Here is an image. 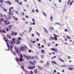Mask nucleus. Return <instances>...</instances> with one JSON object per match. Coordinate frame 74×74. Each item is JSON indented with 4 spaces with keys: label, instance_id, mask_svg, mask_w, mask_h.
I'll use <instances>...</instances> for the list:
<instances>
[{
    "label": "nucleus",
    "instance_id": "nucleus-36",
    "mask_svg": "<svg viewBox=\"0 0 74 74\" xmlns=\"http://www.w3.org/2000/svg\"><path fill=\"white\" fill-rule=\"evenodd\" d=\"M31 51V50H29L28 51V52H29V53H31V52H32V51Z\"/></svg>",
    "mask_w": 74,
    "mask_h": 74
},
{
    "label": "nucleus",
    "instance_id": "nucleus-61",
    "mask_svg": "<svg viewBox=\"0 0 74 74\" xmlns=\"http://www.w3.org/2000/svg\"><path fill=\"white\" fill-rule=\"evenodd\" d=\"M33 25H35V22H33Z\"/></svg>",
    "mask_w": 74,
    "mask_h": 74
},
{
    "label": "nucleus",
    "instance_id": "nucleus-11",
    "mask_svg": "<svg viewBox=\"0 0 74 74\" xmlns=\"http://www.w3.org/2000/svg\"><path fill=\"white\" fill-rule=\"evenodd\" d=\"M41 52L42 54H44L45 53V51L44 50H41Z\"/></svg>",
    "mask_w": 74,
    "mask_h": 74
},
{
    "label": "nucleus",
    "instance_id": "nucleus-8",
    "mask_svg": "<svg viewBox=\"0 0 74 74\" xmlns=\"http://www.w3.org/2000/svg\"><path fill=\"white\" fill-rule=\"evenodd\" d=\"M29 57L30 60H31V59H34V56H32L31 57V56H30Z\"/></svg>",
    "mask_w": 74,
    "mask_h": 74
},
{
    "label": "nucleus",
    "instance_id": "nucleus-54",
    "mask_svg": "<svg viewBox=\"0 0 74 74\" xmlns=\"http://www.w3.org/2000/svg\"><path fill=\"white\" fill-rule=\"evenodd\" d=\"M21 37H19V40H21Z\"/></svg>",
    "mask_w": 74,
    "mask_h": 74
},
{
    "label": "nucleus",
    "instance_id": "nucleus-13",
    "mask_svg": "<svg viewBox=\"0 0 74 74\" xmlns=\"http://www.w3.org/2000/svg\"><path fill=\"white\" fill-rule=\"evenodd\" d=\"M24 67H23V66H22V69H23V70L24 71H25V72H28V71H26L25 70V69H24Z\"/></svg>",
    "mask_w": 74,
    "mask_h": 74
},
{
    "label": "nucleus",
    "instance_id": "nucleus-57",
    "mask_svg": "<svg viewBox=\"0 0 74 74\" xmlns=\"http://www.w3.org/2000/svg\"><path fill=\"white\" fill-rule=\"evenodd\" d=\"M30 23H31V24L30 25H33V23L31 22Z\"/></svg>",
    "mask_w": 74,
    "mask_h": 74
},
{
    "label": "nucleus",
    "instance_id": "nucleus-64",
    "mask_svg": "<svg viewBox=\"0 0 74 74\" xmlns=\"http://www.w3.org/2000/svg\"><path fill=\"white\" fill-rule=\"evenodd\" d=\"M64 44H67V42H65L64 43Z\"/></svg>",
    "mask_w": 74,
    "mask_h": 74
},
{
    "label": "nucleus",
    "instance_id": "nucleus-55",
    "mask_svg": "<svg viewBox=\"0 0 74 74\" xmlns=\"http://www.w3.org/2000/svg\"><path fill=\"white\" fill-rule=\"evenodd\" d=\"M39 2H40V3H41V0H38Z\"/></svg>",
    "mask_w": 74,
    "mask_h": 74
},
{
    "label": "nucleus",
    "instance_id": "nucleus-31",
    "mask_svg": "<svg viewBox=\"0 0 74 74\" xmlns=\"http://www.w3.org/2000/svg\"><path fill=\"white\" fill-rule=\"evenodd\" d=\"M20 57H21L20 58H23V56H22V54H20Z\"/></svg>",
    "mask_w": 74,
    "mask_h": 74
},
{
    "label": "nucleus",
    "instance_id": "nucleus-42",
    "mask_svg": "<svg viewBox=\"0 0 74 74\" xmlns=\"http://www.w3.org/2000/svg\"><path fill=\"white\" fill-rule=\"evenodd\" d=\"M29 46H30V47H31V48H32V47H33L32 46V45L31 44H29Z\"/></svg>",
    "mask_w": 74,
    "mask_h": 74
},
{
    "label": "nucleus",
    "instance_id": "nucleus-41",
    "mask_svg": "<svg viewBox=\"0 0 74 74\" xmlns=\"http://www.w3.org/2000/svg\"><path fill=\"white\" fill-rule=\"evenodd\" d=\"M68 31V30L67 29H65L64 30L65 32H67Z\"/></svg>",
    "mask_w": 74,
    "mask_h": 74
},
{
    "label": "nucleus",
    "instance_id": "nucleus-21",
    "mask_svg": "<svg viewBox=\"0 0 74 74\" xmlns=\"http://www.w3.org/2000/svg\"><path fill=\"white\" fill-rule=\"evenodd\" d=\"M74 2V1H72L71 2V3H70V5H72V4H73V3Z\"/></svg>",
    "mask_w": 74,
    "mask_h": 74
},
{
    "label": "nucleus",
    "instance_id": "nucleus-35",
    "mask_svg": "<svg viewBox=\"0 0 74 74\" xmlns=\"http://www.w3.org/2000/svg\"><path fill=\"white\" fill-rule=\"evenodd\" d=\"M44 42L45 43L46 42V40L45 39H44L43 40Z\"/></svg>",
    "mask_w": 74,
    "mask_h": 74
},
{
    "label": "nucleus",
    "instance_id": "nucleus-50",
    "mask_svg": "<svg viewBox=\"0 0 74 74\" xmlns=\"http://www.w3.org/2000/svg\"><path fill=\"white\" fill-rule=\"evenodd\" d=\"M19 35L21 36H22V34L21 33H20Z\"/></svg>",
    "mask_w": 74,
    "mask_h": 74
},
{
    "label": "nucleus",
    "instance_id": "nucleus-47",
    "mask_svg": "<svg viewBox=\"0 0 74 74\" xmlns=\"http://www.w3.org/2000/svg\"><path fill=\"white\" fill-rule=\"evenodd\" d=\"M9 10H10V11H9V12H11V9L10 8H9Z\"/></svg>",
    "mask_w": 74,
    "mask_h": 74
},
{
    "label": "nucleus",
    "instance_id": "nucleus-15",
    "mask_svg": "<svg viewBox=\"0 0 74 74\" xmlns=\"http://www.w3.org/2000/svg\"><path fill=\"white\" fill-rule=\"evenodd\" d=\"M44 31H45V33H48V31L47 30V29H45V28L44 29Z\"/></svg>",
    "mask_w": 74,
    "mask_h": 74
},
{
    "label": "nucleus",
    "instance_id": "nucleus-16",
    "mask_svg": "<svg viewBox=\"0 0 74 74\" xmlns=\"http://www.w3.org/2000/svg\"><path fill=\"white\" fill-rule=\"evenodd\" d=\"M47 66L48 67V66H49V61H48L47 63Z\"/></svg>",
    "mask_w": 74,
    "mask_h": 74
},
{
    "label": "nucleus",
    "instance_id": "nucleus-28",
    "mask_svg": "<svg viewBox=\"0 0 74 74\" xmlns=\"http://www.w3.org/2000/svg\"><path fill=\"white\" fill-rule=\"evenodd\" d=\"M71 1V0H69L68 1V3H67L68 5H69V3Z\"/></svg>",
    "mask_w": 74,
    "mask_h": 74
},
{
    "label": "nucleus",
    "instance_id": "nucleus-51",
    "mask_svg": "<svg viewBox=\"0 0 74 74\" xmlns=\"http://www.w3.org/2000/svg\"><path fill=\"white\" fill-rule=\"evenodd\" d=\"M32 21L33 22H35V20H34V18H32Z\"/></svg>",
    "mask_w": 74,
    "mask_h": 74
},
{
    "label": "nucleus",
    "instance_id": "nucleus-56",
    "mask_svg": "<svg viewBox=\"0 0 74 74\" xmlns=\"http://www.w3.org/2000/svg\"><path fill=\"white\" fill-rule=\"evenodd\" d=\"M59 3H62V1H61L60 0H59Z\"/></svg>",
    "mask_w": 74,
    "mask_h": 74
},
{
    "label": "nucleus",
    "instance_id": "nucleus-22",
    "mask_svg": "<svg viewBox=\"0 0 74 74\" xmlns=\"http://www.w3.org/2000/svg\"><path fill=\"white\" fill-rule=\"evenodd\" d=\"M43 14L44 16H47V14H46L45 13V12H43Z\"/></svg>",
    "mask_w": 74,
    "mask_h": 74
},
{
    "label": "nucleus",
    "instance_id": "nucleus-2",
    "mask_svg": "<svg viewBox=\"0 0 74 74\" xmlns=\"http://www.w3.org/2000/svg\"><path fill=\"white\" fill-rule=\"evenodd\" d=\"M35 68H36L35 66H31L28 67V69H29V70H33V69H35Z\"/></svg>",
    "mask_w": 74,
    "mask_h": 74
},
{
    "label": "nucleus",
    "instance_id": "nucleus-33",
    "mask_svg": "<svg viewBox=\"0 0 74 74\" xmlns=\"http://www.w3.org/2000/svg\"><path fill=\"white\" fill-rule=\"evenodd\" d=\"M12 26V25H10L9 26H8V27L9 28H11V27Z\"/></svg>",
    "mask_w": 74,
    "mask_h": 74
},
{
    "label": "nucleus",
    "instance_id": "nucleus-29",
    "mask_svg": "<svg viewBox=\"0 0 74 74\" xmlns=\"http://www.w3.org/2000/svg\"><path fill=\"white\" fill-rule=\"evenodd\" d=\"M66 37L68 38V39H69L70 40V36H66Z\"/></svg>",
    "mask_w": 74,
    "mask_h": 74
},
{
    "label": "nucleus",
    "instance_id": "nucleus-18",
    "mask_svg": "<svg viewBox=\"0 0 74 74\" xmlns=\"http://www.w3.org/2000/svg\"><path fill=\"white\" fill-rule=\"evenodd\" d=\"M51 63H53V64H57V63H56V62L55 61H51Z\"/></svg>",
    "mask_w": 74,
    "mask_h": 74
},
{
    "label": "nucleus",
    "instance_id": "nucleus-52",
    "mask_svg": "<svg viewBox=\"0 0 74 74\" xmlns=\"http://www.w3.org/2000/svg\"><path fill=\"white\" fill-rule=\"evenodd\" d=\"M41 47L42 48H44V45H42L41 46Z\"/></svg>",
    "mask_w": 74,
    "mask_h": 74
},
{
    "label": "nucleus",
    "instance_id": "nucleus-48",
    "mask_svg": "<svg viewBox=\"0 0 74 74\" xmlns=\"http://www.w3.org/2000/svg\"><path fill=\"white\" fill-rule=\"evenodd\" d=\"M24 47L25 48V49H27V47H26V45H24Z\"/></svg>",
    "mask_w": 74,
    "mask_h": 74
},
{
    "label": "nucleus",
    "instance_id": "nucleus-23",
    "mask_svg": "<svg viewBox=\"0 0 74 74\" xmlns=\"http://www.w3.org/2000/svg\"><path fill=\"white\" fill-rule=\"evenodd\" d=\"M36 33L37 35V36H40V34H39V33L36 32Z\"/></svg>",
    "mask_w": 74,
    "mask_h": 74
},
{
    "label": "nucleus",
    "instance_id": "nucleus-30",
    "mask_svg": "<svg viewBox=\"0 0 74 74\" xmlns=\"http://www.w3.org/2000/svg\"><path fill=\"white\" fill-rule=\"evenodd\" d=\"M4 21V19L3 18H1L0 19V22H1L2 21Z\"/></svg>",
    "mask_w": 74,
    "mask_h": 74
},
{
    "label": "nucleus",
    "instance_id": "nucleus-46",
    "mask_svg": "<svg viewBox=\"0 0 74 74\" xmlns=\"http://www.w3.org/2000/svg\"><path fill=\"white\" fill-rule=\"evenodd\" d=\"M3 11L5 12L7 11V10H6L5 9H3Z\"/></svg>",
    "mask_w": 74,
    "mask_h": 74
},
{
    "label": "nucleus",
    "instance_id": "nucleus-14",
    "mask_svg": "<svg viewBox=\"0 0 74 74\" xmlns=\"http://www.w3.org/2000/svg\"><path fill=\"white\" fill-rule=\"evenodd\" d=\"M8 14L9 16H10V15H12V14L11 13V12H9Z\"/></svg>",
    "mask_w": 74,
    "mask_h": 74
},
{
    "label": "nucleus",
    "instance_id": "nucleus-5",
    "mask_svg": "<svg viewBox=\"0 0 74 74\" xmlns=\"http://www.w3.org/2000/svg\"><path fill=\"white\" fill-rule=\"evenodd\" d=\"M53 35H54V37L55 40H57L58 39L57 38H56V37H59V36H57V35H56L55 34H54Z\"/></svg>",
    "mask_w": 74,
    "mask_h": 74
},
{
    "label": "nucleus",
    "instance_id": "nucleus-38",
    "mask_svg": "<svg viewBox=\"0 0 74 74\" xmlns=\"http://www.w3.org/2000/svg\"><path fill=\"white\" fill-rule=\"evenodd\" d=\"M19 4H20V5H22V2H19Z\"/></svg>",
    "mask_w": 74,
    "mask_h": 74
},
{
    "label": "nucleus",
    "instance_id": "nucleus-26",
    "mask_svg": "<svg viewBox=\"0 0 74 74\" xmlns=\"http://www.w3.org/2000/svg\"><path fill=\"white\" fill-rule=\"evenodd\" d=\"M3 1L4 0H0V3H1L2 4L3 3Z\"/></svg>",
    "mask_w": 74,
    "mask_h": 74
},
{
    "label": "nucleus",
    "instance_id": "nucleus-3",
    "mask_svg": "<svg viewBox=\"0 0 74 74\" xmlns=\"http://www.w3.org/2000/svg\"><path fill=\"white\" fill-rule=\"evenodd\" d=\"M29 62L30 63V64H31L32 65H33L34 66V63L36 64V63H37V62H36V61H33V63L30 61H29Z\"/></svg>",
    "mask_w": 74,
    "mask_h": 74
},
{
    "label": "nucleus",
    "instance_id": "nucleus-10",
    "mask_svg": "<svg viewBox=\"0 0 74 74\" xmlns=\"http://www.w3.org/2000/svg\"><path fill=\"white\" fill-rule=\"evenodd\" d=\"M6 3H8V4L9 5H11V2L9 1H8L6 2Z\"/></svg>",
    "mask_w": 74,
    "mask_h": 74
},
{
    "label": "nucleus",
    "instance_id": "nucleus-58",
    "mask_svg": "<svg viewBox=\"0 0 74 74\" xmlns=\"http://www.w3.org/2000/svg\"><path fill=\"white\" fill-rule=\"evenodd\" d=\"M32 12L33 13H34V9H32Z\"/></svg>",
    "mask_w": 74,
    "mask_h": 74
},
{
    "label": "nucleus",
    "instance_id": "nucleus-45",
    "mask_svg": "<svg viewBox=\"0 0 74 74\" xmlns=\"http://www.w3.org/2000/svg\"><path fill=\"white\" fill-rule=\"evenodd\" d=\"M36 41H39V39L38 38H37L36 39Z\"/></svg>",
    "mask_w": 74,
    "mask_h": 74
},
{
    "label": "nucleus",
    "instance_id": "nucleus-1",
    "mask_svg": "<svg viewBox=\"0 0 74 74\" xmlns=\"http://www.w3.org/2000/svg\"><path fill=\"white\" fill-rule=\"evenodd\" d=\"M20 50H21V51H22L23 52V51H26V49H25V47H24L21 46V47H20Z\"/></svg>",
    "mask_w": 74,
    "mask_h": 74
},
{
    "label": "nucleus",
    "instance_id": "nucleus-19",
    "mask_svg": "<svg viewBox=\"0 0 74 74\" xmlns=\"http://www.w3.org/2000/svg\"><path fill=\"white\" fill-rule=\"evenodd\" d=\"M34 72V73H35V74L37 73V69L35 70Z\"/></svg>",
    "mask_w": 74,
    "mask_h": 74
},
{
    "label": "nucleus",
    "instance_id": "nucleus-12",
    "mask_svg": "<svg viewBox=\"0 0 74 74\" xmlns=\"http://www.w3.org/2000/svg\"><path fill=\"white\" fill-rule=\"evenodd\" d=\"M59 60L61 61V62H64V61L62 59H60V57L59 58Z\"/></svg>",
    "mask_w": 74,
    "mask_h": 74
},
{
    "label": "nucleus",
    "instance_id": "nucleus-17",
    "mask_svg": "<svg viewBox=\"0 0 74 74\" xmlns=\"http://www.w3.org/2000/svg\"><path fill=\"white\" fill-rule=\"evenodd\" d=\"M69 70H73V67L71 68V67H69Z\"/></svg>",
    "mask_w": 74,
    "mask_h": 74
},
{
    "label": "nucleus",
    "instance_id": "nucleus-34",
    "mask_svg": "<svg viewBox=\"0 0 74 74\" xmlns=\"http://www.w3.org/2000/svg\"><path fill=\"white\" fill-rule=\"evenodd\" d=\"M51 45V43H49L48 44V47H50V45Z\"/></svg>",
    "mask_w": 74,
    "mask_h": 74
},
{
    "label": "nucleus",
    "instance_id": "nucleus-4",
    "mask_svg": "<svg viewBox=\"0 0 74 74\" xmlns=\"http://www.w3.org/2000/svg\"><path fill=\"white\" fill-rule=\"evenodd\" d=\"M4 22L5 23V24L8 25H9L10 24V23L9 22H8L6 20H4Z\"/></svg>",
    "mask_w": 74,
    "mask_h": 74
},
{
    "label": "nucleus",
    "instance_id": "nucleus-53",
    "mask_svg": "<svg viewBox=\"0 0 74 74\" xmlns=\"http://www.w3.org/2000/svg\"><path fill=\"white\" fill-rule=\"evenodd\" d=\"M0 16H1L2 17H3V15L1 14H0Z\"/></svg>",
    "mask_w": 74,
    "mask_h": 74
},
{
    "label": "nucleus",
    "instance_id": "nucleus-44",
    "mask_svg": "<svg viewBox=\"0 0 74 74\" xmlns=\"http://www.w3.org/2000/svg\"><path fill=\"white\" fill-rule=\"evenodd\" d=\"M40 63H44V62H43V61L42 60L40 61Z\"/></svg>",
    "mask_w": 74,
    "mask_h": 74
},
{
    "label": "nucleus",
    "instance_id": "nucleus-43",
    "mask_svg": "<svg viewBox=\"0 0 74 74\" xmlns=\"http://www.w3.org/2000/svg\"><path fill=\"white\" fill-rule=\"evenodd\" d=\"M36 12H39L38 10V9H36Z\"/></svg>",
    "mask_w": 74,
    "mask_h": 74
},
{
    "label": "nucleus",
    "instance_id": "nucleus-9",
    "mask_svg": "<svg viewBox=\"0 0 74 74\" xmlns=\"http://www.w3.org/2000/svg\"><path fill=\"white\" fill-rule=\"evenodd\" d=\"M19 60L20 62H22L23 61V58H20L19 59Z\"/></svg>",
    "mask_w": 74,
    "mask_h": 74
},
{
    "label": "nucleus",
    "instance_id": "nucleus-20",
    "mask_svg": "<svg viewBox=\"0 0 74 74\" xmlns=\"http://www.w3.org/2000/svg\"><path fill=\"white\" fill-rule=\"evenodd\" d=\"M25 58H26V59L27 60H29V58L27 56H25Z\"/></svg>",
    "mask_w": 74,
    "mask_h": 74
},
{
    "label": "nucleus",
    "instance_id": "nucleus-60",
    "mask_svg": "<svg viewBox=\"0 0 74 74\" xmlns=\"http://www.w3.org/2000/svg\"><path fill=\"white\" fill-rule=\"evenodd\" d=\"M62 72L63 73V72H64V70L63 69L62 71Z\"/></svg>",
    "mask_w": 74,
    "mask_h": 74
},
{
    "label": "nucleus",
    "instance_id": "nucleus-24",
    "mask_svg": "<svg viewBox=\"0 0 74 74\" xmlns=\"http://www.w3.org/2000/svg\"><path fill=\"white\" fill-rule=\"evenodd\" d=\"M50 38H51V40H55L54 38L53 37H51Z\"/></svg>",
    "mask_w": 74,
    "mask_h": 74
},
{
    "label": "nucleus",
    "instance_id": "nucleus-49",
    "mask_svg": "<svg viewBox=\"0 0 74 74\" xmlns=\"http://www.w3.org/2000/svg\"><path fill=\"white\" fill-rule=\"evenodd\" d=\"M67 38H65V41H67Z\"/></svg>",
    "mask_w": 74,
    "mask_h": 74
},
{
    "label": "nucleus",
    "instance_id": "nucleus-32",
    "mask_svg": "<svg viewBox=\"0 0 74 74\" xmlns=\"http://www.w3.org/2000/svg\"><path fill=\"white\" fill-rule=\"evenodd\" d=\"M30 73L31 74H33V72L32 71H30Z\"/></svg>",
    "mask_w": 74,
    "mask_h": 74
},
{
    "label": "nucleus",
    "instance_id": "nucleus-63",
    "mask_svg": "<svg viewBox=\"0 0 74 74\" xmlns=\"http://www.w3.org/2000/svg\"><path fill=\"white\" fill-rule=\"evenodd\" d=\"M14 19L15 20H18V18H16Z\"/></svg>",
    "mask_w": 74,
    "mask_h": 74
},
{
    "label": "nucleus",
    "instance_id": "nucleus-62",
    "mask_svg": "<svg viewBox=\"0 0 74 74\" xmlns=\"http://www.w3.org/2000/svg\"><path fill=\"white\" fill-rule=\"evenodd\" d=\"M32 42L33 43H35L36 42H35V41H33Z\"/></svg>",
    "mask_w": 74,
    "mask_h": 74
},
{
    "label": "nucleus",
    "instance_id": "nucleus-37",
    "mask_svg": "<svg viewBox=\"0 0 74 74\" xmlns=\"http://www.w3.org/2000/svg\"><path fill=\"white\" fill-rule=\"evenodd\" d=\"M25 17L26 18H29V16H28L26 15Z\"/></svg>",
    "mask_w": 74,
    "mask_h": 74
},
{
    "label": "nucleus",
    "instance_id": "nucleus-27",
    "mask_svg": "<svg viewBox=\"0 0 74 74\" xmlns=\"http://www.w3.org/2000/svg\"><path fill=\"white\" fill-rule=\"evenodd\" d=\"M56 24H57L58 25H60V26H62V25H61V24H60V23H56Z\"/></svg>",
    "mask_w": 74,
    "mask_h": 74
},
{
    "label": "nucleus",
    "instance_id": "nucleus-7",
    "mask_svg": "<svg viewBox=\"0 0 74 74\" xmlns=\"http://www.w3.org/2000/svg\"><path fill=\"white\" fill-rule=\"evenodd\" d=\"M38 67L40 70H42L43 69V67L42 66H38Z\"/></svg>",
    "mask_w": 74,
    "mask_h": 74
},
{
    "label": "nucleus",
    "instance_id": "nucleus-59",
    "mask_svg": "<svg viewBox=\"0 0 74 74\" xmlns=\"http://www.w3.org/2000/svg\"><path fill=\"white\" fill-rule=\"evenodd\" d=\"M32 36L33 37H34V34H32Z\"/></svg>",
    "mask_w": 74,
    "mask_h": 74
},
{
    "label": "nucleus",
    "instance_id": "nucleus-39",
    "mask_svg": "<svg viewBox=\"0 0 74 74\" xmlns=\"http://www.w3.org/2000/svg\"><path fill=\"white\" fill-rule=\"evenodd\" d=\"M54 72L55 73H56V70H54Z\"/></svg>",
    "mask_w": 74,
    "mask_h": 74
},
{
    "label": "nucleus",
    "instance_id": "nucleus-6",
    "mask_svg": "<svg viewBox=\"0 0 74 74\" xmlns=\"http://www.w3.org/2000/svg\"><path fill=\"white\" fill-rule=\"evenodd\" d=\"M51 50L52 51H55L56 52H58V51L57 49L54 48H52L51 49Z\"/></svg>",
    "mask_w": 74,
    "mask_h": 74
},
{
    "label": "nucleus",
    "instance_id": "nucleus-40",
    "mask_svg": "<svg viewBox=\"0 0 74 74\" xmlns=\"http://www.w3.org/2000/svg\"><path fill=\"white\" fill-rule=\"evenodd\" d=\"M41 56L42 58H44V56L43 55H41Z\"/></svg>",
    "mask_w": 74,
    "mask_h": 74
},
{
    "label": "nucleus",
    "instance_id": "nucleus-25",
    "mask_svg": "<svg viewBox=\"0 0 74 74\" xmlns=\"http://www.w3.org/2000/svg\"><path fill=\"white\" fill-rule=\"evenodd\" d=\"M61 67H66V65H61Z\"/></svg>",
    "mask_w": 74,
    "mask_h": 74
}]
</instances>
